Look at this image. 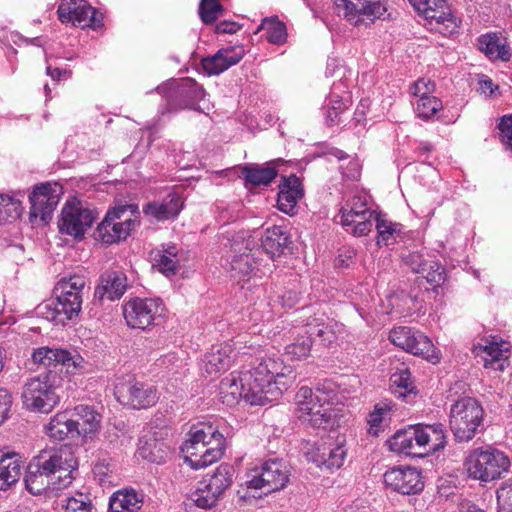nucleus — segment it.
<instances>
[{
	"label": "nucleus",
	"mask_w": 512,
	"mask_h": 512,
	"mask_svg": "<svg viewBox=\"0 0 512 512\" xmlns=\"http://www.w3.org/2000/svg\"><path fill=\"white\" fill-rule=\"evenodd\" d=\"M247 372L259 392L253 401L264 404L276 401L296 381V373L290 366L276 356H265L257 360V364Z\"/></svg>",
	"instance_id": "f257e3e1"
},
{
	"label": "nucleus",
	"mask_w": 512,
	"mask_h": 512,
	"mask_svg": "<svg viewBox=\"0 0 512 512\" xmlns=\"http://www.w3.org/2000/svg\"><path fill=\"white\" fill-rule=\"evenodd\" d=\"M389 450L397 454L423 457L443 449L446 434L442 424L410 425L398 430L387 441Z\"/></svg>",
	"instance_id": "f03ea898"
},
{
	"label": "nucleus",
	"mask_w": 512,
	"mask_h": 512,
	"mask_svg": "<svg viewBox=\"0 0 512 512\" xmlns=\"http://www.w3.org/2000/svg\"><path fill=\"white\" fill-rule=\"evenodd\" d=\"M57 380L56 373L52 371L28 379L21 394L25 408L34 412H51L60 401Z\"/></svg>",
	"instance_id": "7ed1b4c3"
},
{
	"label": "nucleus",
	"mask_w": 512,
	"mask_h": 512,
	"mask_svg": "<svg viewBox=\"0 0 512 512\" xmlns=\"http://www.w3.org/2000/svg\"><path fill=\"white\" fill-rule=\"evenodd\" d=\"M38 463L37 469L49 474L50 479L57 485V489L68 487L78 469V460L68 446L56 449L42 450L34 457Z\"/></svg>",
	"instance_id": "20e7f679"
},
{
	"label": "nucleus",
	"mask_w": 512,
	"mask_h": 512,
	"mask_svg": "<svg viewBox=\"0 0 512 512\" xmlns=\"http://www.w3.org/2000/svg\"><path fill=\"white\" fill-rule=\"evenodd\" d=\"M483 419L484 410L474 398H461L451 406L449 423L457 441L467 442L473 439Z\"/></svg>",
	"instance_id": "39448f33"
},
{
	"label": "nucleus",
	"mask_w": 512,
	"mask_h": 512,
	"mask_svg": "<svg viewBox=\"0 0 512 512\" xmlns=\"http://www.w3.org/2000/svg\"><path fill=\"white\" fill-rule=\"evenodd\" d=\"M138 213V207L133 204L122 205L108 211L97 227L96 239L106 244L126 239L138 222Z\"/></svg>",
	"instance_id": "423d86ee"
},
{
	"label": "nucleus",
	"mask_w": 512,
	"mask_h": 512,
	"mask_svg": "<svg viewBox=\"0 0 512 512\" xmlns=\"http://www.w3.org/2000/svg\"><path fill=\"white\" fill-rule=\"evenodd\" d=\"M468 475L482 482L500 478L509 468L508 457L497 449L472 450L464 462Z\"/></svg>",
	"instance_id": "0eeeda50"
},
{
	"label": "nucleus",
	"mask_w": 512,
	"mask_h": 512,
	"mask_svg": "<svg viewBox=\"0 0 512 512\" xmlns=\"http://www.w3.org/2000/svg\"><path fill=\"white\" fill-rule=\"evenodd\" d=\"M255 242L253 239H235L231 245L230 270L238 283L248 282L251 278H261L270 268H260L256 252L252 253Z\"/></svg>",
	"instance_id": "6e6552de"
},
{
	"label": "nucleus",
	"mask_w": 512,
	"mask_h": 512,
	"mask_svg": "<svg viewBox=\"0 0 512 512\" xmlns=\"http://www.w3.org/2000/svg\"><path fill=\"white\" fill-rule=\"evenodd\" d=\"M389 0H335L337 14L353 26L373 23L386 14Z\"/></svg>",
	"instance_id": "1a4fd4ad"
},
{
	"label": "nucleus",
	"mask_w": 512,
	"mask_h": 512,
	"mask_svg": "<svg viewBox=\"0 0 512 512\" xmlns=\"http://www.w3.org/2000/svg\"><path fill=\"white\" fill-rule=\"evenodd\" d=\"M219 390L222 402L228 406L235 405L239 399L251 405H265L264 402L253 401L252 398H258L259 392L247 371L230 373L220 382Z\"/></svg>",
	"instance_id": "9d476101"
},
{
	"label": "nucleus",
	"mask_w": 512,
	"mask_h": 512,
	"mask_svg": "<svg viewBox=\"0 0 512 512\" xmlns=\"http://www.w3.org/2000/svg\"><path fill=\"white\" fill-rule=\"evenodd\" d=\"M390 341L404 351L421 356L431 363L439 361V355L431 340L420 331L399 326L390 331Z\"/></svg>",
	"instance_id": "9b49d317"
},
{
	"label": "nucleus",
	"mask_w": 512,
	"mask_h": 512,
	"mask_svg": "<svg viewBox=\"0 0 512 512\" xmlns=\"http://www.w3.org/2000/svg\"><path fill=\"white\" fill-rule=\"evenodd\" d=\"M164 306L161 300L153 298H134L123 306V316L127 325L133 329L145 330L155 325L162 317Z\"/></svg>",
	"instance_id": "f8f14e48"
},
{
	"label": "nucleus",
	"mask_w": 512,
	"mask_h": 512,
	"mask_svg": "<svg viewBox=\"0 0 512 512\" xmlns=\"http://www.w3.org/2000/svg\"><path fill=\"white\" fill-rule=\"evenodd\" d=\"M62 194V187L57 183H41L34 187L29 195V218L32 223L38 220L48 223L57 207Z\"/></svg>",
	"instance_id": "ddd939ff"
},
{
	"label": "nucleus",
	"mask_w": 512,
	"mask_h": 512,
	"mask_svg": "<svg viewBox=\"0 0 512 512\" xmlns=\"http://www.w3.org/2000/svg\"><path fill=\"white\" fill-rule=\"evenodd\" d=\"M419 15L427 21L431 30L443 35L453 33L456 19L451 15L447 0H408Z\"/></svg>",
	"instance_id": "4468645a"
},
{
	"label": "nucleus",
	"mask_w": 512,
	"mask_h": 512,
	"mask_svg": "<svg viewBox=\"0 0 512 512\" xmlns=\"http://www.w3.org/2000/svg\"><path fill=\"white\" fill-rule=\"evenodd\" d=\"M289 480L287 465L281 460L265 462L260 469H254L247 480L249 488L265 489L267 493L282 489Z\"/></svg>",
	"instance_id": "2eb2a0df"
},
{
	"label": "nucleus",
	"mask_w": 512,
	"mask_h": 512,
	"mask_svg": "<svg viewBox=\"0 0 512 512\" xmlns=\"http://www.w3.org/2000/svg\"><path fill=\"white\" fill-rule=\"evenodd\" d=\"M82 296L56 295L55 299L47 300L36 308L38 316L56 324L65 325L66 321L76 318L82 306Z\"/></svg>",
	"instance_id": "dca6fc26"
},
{
	"label": "nucleus",
	"mask_w": 512,
	"mask_h": 512,
	"mask_svg": "<svg viewBox=\"0 0 512 512\" xmlns=\"http://www.w3.org/2000/svg\"><path fill=\"white\" fill-rule=\"evenodd\" d=\"M34 363L41 364L47 368L61 365L67 373L75 374L84 371L88 367V362L78 353H71L65 349L40 347L32 354Z\"/></svg>",
	"instance_id": "f3484780"
},
{
	"label": "nucleus",
	"mask_w": 512,
	"mask_h": 512,
	"mask_svg": "<svg viewBox=\"0 0 512 512\" xmlns=\"http://www.w3.org/2000/svg\"><path fill=\"white\" fill-rule=\"evenodd\" d=\"M167 104L171 110L192 107L201 101L205 91L194 79L183 78L179 81L169 83L164 88Z\"/></svg>",
	"instance_id": "a211bd4d"
},
{
	"label": "nucleus",
	"mask_w": 512,
	"mask_h": 512,
	"mask_svg": "<svg viewBox=\"0 0 512 512\" xmlns=\"http://www.w3.org/2000/svg\"><path fill=\"white\" fill-rule=\"evenodd\" d=\"M94 220L95 214L89 208L82 206L81 203H67L62 209L58 226L61 233L80 239Z\"/></svg>",
	"instance_id": "6ab92c4d"
},
{
	"label": "nucleus",
	"mask_w": 512,
	"mask_h": 512,
	"mask_svg": "<svg viewBox=\"0 0 512 512\" xmlns=\"http://www.w3.org/2000/svg\"><path fill=\"white\" fill-rule=\"evenodd\" d=\"M384 483L391 490L403 495L420 493L424 488L421 472L411 466H395L383 475Z\"/></svg>",
	"instance_id": "aec40b11"
},
{
	"label": "nucleus",
	"mask_w": 512,
	"mask_h": 512,
	"mask_svg": "<svg viewBox=\"0 0 512 512\" xmlns=\"http://www.w3.org/2000/svg\"><path fill=\"white\" fill-rule=\"evenodd\" d=\"M118 401L135 409H145L158 401V393L153 385L138 381H129L116 386Z\"/></svg>",
	"instance_id": "412c9836"
},
{
	"label": "nucleus",
	"mask_w": 512,
	"mask_h": 512,
	"mask_svg": "<svg viewBox=\"0 0 512 512\" xmlns=\"http://www.w3.org/2000/svg\"><path fill=\"white\" fill-rule=\"evenodd\" d=\"M57 13L63 23H72L81 28L96 25L95 10L86 0H62Z\"/></svg>",
	"instance_id": "4be33fe9"
},
{
	"label": "nucleus",
	"mask_w": 512,
	"mask_h": 512,
	"mask_svg": "<svg viewBox=\"0 0 512 512\" xmlns=\"http://www.w3.org/2000/svg\"><path fill=\"white\" fill-rule=\"evenodd\" d=\"M211 444L212 443H200L194 446L193 443L182 444L181 452L183 453L184 461L195 470L213 464L221 458L223 445L218 446V444H215V446H212Z\"/></svg>",
	"instance_id": "5701e85b"
},
{
	"label": "nucleus",
	"mask_w": 512,
	"mask_h": 512,
	"mask_svg": "<svg viewBox=\"0 0 512 512\" xmlns=\"http://www.w3.org/2000/svg\"><path fill=\"white\" fill-rule=\"evenodd\" d=\"M234 350L231 344L223 343L214 345L204 355L201 369L209 376L214 377L230 368L234 358Z\"/></svg>",
	"instance_id": "b1692460"
},
{
	"label": "nucleus",
	"mask_w": 512,
	"mask_h": 512,
	"mask_svg": "<svg viewBox=\"0 0 512 512\" xmlns=\"http://www.w3.org/2000/svg\"><path fill=\"white\" fill-rule=\"evenodd\" d=\"M239 171L246 187L268 186L278 175L276 161H270L263 165L244 164L239 167Z\"/></svg>",
	"instance_id": "393cba45"
},
{
	"label": "nucleus",
	"mask_w": 512,
	"mask_h": 512,
	"mask_svg": "<svg viewBox=\"0 0 512 512\" xmlns=\"http://www.w3.org/2000/svg\"><path fill=\"white\" fill-rule=\"evenodd\" d=\"M46 435L54 441H63L67 437L81 434L80 422L68 411L55 414L45 426Z\"/></svg>",
	"instance_id": "a878e982"
},
{
	"label": "nucleus",
	"mask_w": 512,
	"mask_h": 512,
	"mask_svg": "<svg viewBox=\"0 0 512 512\" xmlns=\"http://www.w3.org/2000/svg\"><path fill=\"white\" fill-rule=\"evenodd\" d=\"M303 197L302 184L296 176L285 178L279 185L277 207L280 211L294 215L297 212V203Z\"/></svg>",
	"instance_id": "bb28decb"
},
{
	"label": "nucleus",
	"mask_w": 512,
	"mask_h": 512,
	"mask_svg": "<svg viewBox=\"0 0 512 512\" xmlns=\"http://www.w3.org/2000/svg\"><path fill=\"white\" fill-rule=\"evenodd\" d=\"M478 355L482 358L486 368L502 371L510 357V345L506 341L493 339L479 347Z\"/></svg>",
	"instance_id": "cd10ccee"
},
{
	"label": "nucleus",
	"mask_w": 512,
	"mask_h": 512,
	"mask_svg": "<svg viewBox=\"0 0 512 512\" xmlns=\"http://www.w3.org/2000/svg\"><path fill=\"white\" fill-rule=\"evenodd\" d=\"M244 50L241 47L220 49L215 55L202 60L203 69L211 75H218L241 61Z\"/></svg>",
	"instance_id": "c85d7f7f"
},
{
	"label": "nucleus",
	"mask_w": 512,
	"mask_h": 512,
	"mask_svg": "<svg viewBox=\"0 0 512 512\" xmlns=\"http://www.w3.org/2000/svg\"><path fill=\"white\" fill-rule=\"evenodd\" d=\"M127 289L126 275L121 271H107L100 278V284L95 290L99 300L113 301L119 299Z\"/></svg>",
	"instance_id": "c756f323"
},
{
	"label": "nucleus",
	"mask_w": 512,
	"mask_h": 512,
	"mask_svg": "<svg viewBox=\"0 0 512 512\" xmlns=\"http://www.w3.org/2000/svg\"><path fill=\"white\" fill-rule=\"evenodd\" d=\"M23 469L24 461L19 454L0 450V490H7L17 483Z\"/></svg>",
	"instance_id": "7c9ffc66"
},
{
	"label": "nucleus",
	"mask_w": 512,
	"mask_h": 512,
	"mask_svg": "<svg viewBox=\"0 0 512 512\" xmlns=\"http://www.w3.org/2000/svg\"><path fill=\"white\" fill-rule=\"evenodd\" d=\"M138 454L142 459L162 464L170 458L172 451L170 446L164 441L156 438H142L139 440Z\"/></svg>",
	"instance_id": "2f4dec72"
},
{
	"label": "nucleus",
	"mask_w": 512,
	"mask_h": 512,
	"mask_svg": "<svg viewBox=\"0 0 512 512\" xmlns=\"http://www.w3.org/2000/svg\"><path fill=\"white\" fill-rule=\"evenodd\" d=\"M183 202L177 195H169L161 202L148 203L144 213L157 221H164L176 217L182 209Z\"/></svg>",
	"instance_id": "473e14b6"
},
{
	"label": "nucleus",
	"mask_w": 512,
	"mask_h": 512,
	"mask_svg": "<svg viewBox=\"0 0 512 512\" xmlns=\"http://www.w3.org/2000/svg\"><path fill=\"white\" fill-rule=\"evenodd\" d=\"M298 419L304 423L310 424V418L315 414V407L320 406L323 398L308 387H301L296 394Z\"/></svg>",
	"instance_id": "72a5a7b5"
},
{
	"label": "nucleus",
	"mask_w": 512,
	"mask_h": 512,
	"mask_svg": "<svg viewBox=\"0 0 512 512\" xmlns=\"http://www.w3.org/2000/svg\"><path fill=\"white\" fill-rule=\"evenodd\" d=\"M37 466L38 463L33 458L24 477L27 490L33 495H40L49 488L57 489V485L50 479L49 474H44L42 469H37Z\"/></svg>",
	"instance_id": "f704fd0d"
},
{
	"label": "nucleus",
	"mask_w": 512,
	"mask_h": 512,
	"mask_svg": "<svg viewBox=\"0 0 512 512\" xmlns=\"http://www.w3.org/2000/svg\"><path fill=\"white\" fill-rule=\"evenodd\" d=\"M479 49L490 59L508 61L511 57L510 48L505 39L496 34H485L478 39Z\"/></svg>",
	"instance_id": "c9c22d12"
},
{
	"label": "nucleus",
	"mask_w": 512,
	"mask_h": 512,
	"mask_svg": "<svg viewBox=\"0 0 512 512\" xmlns=\"http://www.w3.org/2000/svg\"><path fill=\"white\" fill-rule=\"evenodd\" d=\"M374 211L368 207V200L366 195L357 194L353 196L350 203L341 209V224L343 226H350L356 222V218H364L369 215L374 217Z\"/></svg>",
	"instance_id": "e433bc0d"
},
{
	"label": "nucleus",
	"mask_w": 512,
	"mask_h": 512,
	"mask_svg": "<svg viewBox=\"0 0 512 512\" xmlns=\"http://www.w3.org/2000/svg\"><path fill=\"white\" fill-rule=\"evenodd\" d=\"M346 456L341 443L333 444L325 442L317 448V458L315 462L318 466L324 465L328 469L340 468Z\"/></svg>",
	"instance_id": "4c0bfd02"
},
{
	"label": "nucleus",
	"mask_w": 512,
	"mask_h": 512,
	"mask_svg": "<svg viewBox=\"0 0 512 512\" xmlns=\"http://www.w3.org/2000/svg\"><path fill=\"white\" fill-rule=\"evenodd\" d=\"M219 499L220 496L201 483V486L184 501L185 510L186 512H201V510L214 507Z\"/></svg>",
	"instance_id": "58836bf2"
},
{
	"label": "nucleus",
	"mask_w": 512,
	"mask_h": 512,
	"mask_svg": "<svg viewBox=\"0 0 512 512\" xmlns=\"http://www.w3.org/2000/svg\"><path fill=\"white\" fill-rule=\"evenodd\" d=\"M142 502V497L134 490L117 491L110 498L109 512H136Z\"/></svg>",
	"instance_id": "ea45409f"
},
{
	"label": "nucleus",
	"mask_w": 512,
	"mask_h": 512,
	"mask_svg": "<svg viewBox=\"0 0 512 512\" xmlns=\"http://www.w3.org/2000/svg\"><path fill=\"white\" fill-rule=\"evenodd\" d=\"M288 242V237L281 227L274 226L265 231L261 239L262 250L273 259L280 255Z\"/></svg>",
	"instance_id": "a19ab883"
},
{
	"label": "nucleus",
	"mask_w": 512,
	"mask_h": 512,
	"mask_svg": "<svg viewBox=\"0 0 512 512\" xmlns=\"http://www.w3.org/2000/svg\"><path fill=\"white\" fill-rule=\"evenodd\" d=\"M177 248L173 244L162 246L155 252L154 261L158 270L166 276L175 275L179 268Z\"/></svg>",
	"instance_id": "79ce46f5"
},
{
	"label": "nucleus",
	"mask_w": 512,
	"mask_h": 512,
	"mask_svg": "<svg viewBox=\"0 0 512 512\" xmlns=\"http://www.w3.org/2000/svg\"><path fill=\"white\" fill-rule=\"evenodd\" d=\"M233 476V466L229 464H221L208 479H205L202 482V484H205L210 491L212 490L221 497L225 490L231 486Z\"/></svg>",
	"instance_id": "37998d69"
},
{
	"label": "nucleus",
	"mask_w": 512,
	"mask_h": 512,
	"mask_svg": "<svg viewBox=\"0 0 512 512\" xmlns=\"http://www.w3.org/2000/svg\"><path fill=\"white\" fill-rule=\"evenodd\" d=\"M215 443L223 445V435L211 425L199 424L191 427L183 444Z\"/></svg>",
	"instance_id": "c03bdc74"
},
{
	"label": "nucleus",
	"mask_w": 512,
	"mask_h": 512,
	"mask_svg": "<svg viewBox=\"0 0 512 512\" xmlns=\"http://www.w3.org/2000/svg\"><path fill=\"white\" fill-rule=\"evenodd\" d=\"M73 416H76L80 422V431L84 435L95 433L101 422V415L92 407L79 405L75 407Z\"/></svg>",
	"instance_id": "a18cd8bd"
},
{
	"label": "nucleus",
	"mask_w": 512,
	"mask_h": 512,
	"mask_svg": "<svg viewBox=\"0 0 512 512\" xmlns=\"http://www.w3.org/2000/svg\"><path fill=\"white\" fill-rule=\"evenodd\" d=\"M314 409L315 414L313 418H310V426L313 428L328 429L338 425L337 413L332 405L323 399L320 406H316Z\"/></svg>",
	"instance_id": "49530a36"
},
{
	"label": "nucleus",
	"mask_w": 512,
	"mask_h": 512,
	"mask_svg": "<svg viewBox=\"0 0 512 512\" xmlns=\"http://www.w3.org/2000/svg\"><path fill=\"white\" fill-rule=\"evenodd\" d=\"M86 281L81 275H72L68 278L60 279L55 288V295H63L68 297L82 296Z\"/></svg>",
	"instance_id": "de8ad7c7"
},
{
	"label": "nucleus",
	"mask_w": 512,
	"mask_h": 512,
	"mask_svg": "<svg viewBox=\"0 0 512 512\" xmlns=\"http://www.w3.org/2000/svg\"><path fill=\"white\" fill-rule=\"evenodd\" d=\"M260 30L266 31L267 40L272 44L281 45L286 42V26L276 18H265L256 32Z\"/></svg>",
	"instance_id": "09e8293b"
},
{
	"label": "nucleus",
	"mask_w": 512,
	"mask_h": 512,
	"mask_svg": "<svg viewBox=\"0 0 512 512\" xmlns=\"http://www.w3.org/2000/svg\"><path fill=\"white\" fill-rule=\"evenodd\" d=\"M312 348V338L305 334L298 335L293 342L286 346L285 353L294 360H300L309 356Z\"/></svg>",
	"instance_id": "8fccbe9b"
},
{
	"label": "nucleus",
	"mask_w": 512,
	"mask_h": 512,
	"mask_svg": "<svg viewBox=\"0 0 512 512\" xmlns=\"http://www.w3.org/2000/svg\"><path fill=\"white\" fill-rule=\"evenodd\" d=\"M391 408L388 404H376L374 410L369 413L367 418L368 433L373 436H378L382 422L390 415Z\"/></svg>",
	"instance_id": "3c124183"
},
{
	"label": "nucleus",
	"mask_w": 512,
	"mask_h": 512,
	"mask_svg": "<svg viewBox=\"0 0 512 512\" xmlns=\"http://www.w3.org/2000/svg\"><path fill=\"white\" fill-rule=\"evenodd\" d=\"M65 512H95L90 497L87 494L77 492L66 499Z\"/></svg>",
	"instance_id": "603ef678"
},
{
	"label": "nucleus",
	"mask_w": 512,
	"mask_h": 512,
	"mask_svg": "<svg viewBox=\"0 0 512 512\" xmlns=\"http://www.w3.org/2000/svg\"><path fill=\"white\" fill-rule=\"evenodd\" d=\"M224 8L219 0H201L199 6V14L201 20L205 24L214 23L223 13Z\"/></svg>",
	"instance_id": "864d4df0"
},
{
	"label": "nucleus",
	"mask_w": 512,
	"mask_h": 512,
	"mask_svg": "<svg viewBox=\"0 0 512 512\" xmlns=\"http://www.w3.org/2000/svg\"><path fill=\"white\" fill-rule=\"evenodd\" d=\"M442 101L437 97H424L419 99L416 106L418 117L428 120L432 118L438 111L442 110Z\"/></svg>",
	"instance_id": "5fc2aeb1"
},
{
	"label": "nucleus",
	"mask_w": 512,
	"mask_h": 512,
	"mask_svg": "<svg viewBox=\"0 0 512 512\" xmlns=\"http://www.w3.org/2000/svg\"><path fill=\"white\" fill-rule=\"evenodd\" d=\"M20 215V203L7 195H0V224L8 221V218H16Z\"/></svg>",
	"instance_id": "6e6d98bb"
},
{
	"label": "nucleus",
	"mask_w": 512,
	"mask_h": 512,
	"mask_svg": "<svg viewBox=\"0 0 512 512\" xmlns=\"http://www.w3.org/2000/svg\"><path fill=\"white\" fill-rule=\"evenodd\" d=\"M422 275L434 288L440 287L446 279L444 267L434 260L429 261L427 271Z\"/></svg>",
	"instance_id": "4d7b16f0"
},
{
	"label": "nucleus",
	"mask_w": 512,
	"mask_h": 512,
	"mask_svg": "<svg viewBox=\"0 0 512 512\" xmlns=\"http://www.w3.org/2000/svg\"><path fill=\"white\" fill-rule=\"evenodd\" d=\"M498 512H512V482L503 483L497 490Z\"/></svg>",
	"instance_id": "13d9d810"
},
{
	"label": "nucleus",
	"mask_w": 512,
	"mask_h": 512,
	"mask_svg": "<svg viewBox=\"0 0 512 512\" xmlns=\"http://www.w3.org/2000/svg\"><path fill=\"white\" fill-rule=\"evenodd\" d=\"M431 259H427L419 252H412L403 257L404 263L414 273L424 274L427 271L428 263Z\"/></svg>",
	"instance_id": "bf43d9fd"
},
{
	"label": "nucleus",
	"mask_w": 512,
	"mask_h": 512,
	"mask_svg": "<svg viewBox=\"0 0 512 512\" xmlns=\"http://www.w3.org/2000/svg\"><path fill=\"white\" fill-rule=\"evenodd\" d=\"M337 325H331V324H318L314 326L313 328H310V331L312 334L317 335L322 343L326 346L332 344L337 339V332L335 330V327Z\"/></svg>",
	"instance_id": "052dcab7"
},
{
	"label": "nucleus",
	"mask_w": 512,
	"mask_h": 512,
	"mask_svg": "<svg viewBox=\"0 0 512 512\" xmlns=\"http://www.w3.org/2000/svg\"><path fill=\"white\" fill-rule=\"evenodd\" d=\"M375 220H376V229L378 232L377 244L378 245H381V244L387 245L389 239L393 236V234L395 232V226L391 222H388L385 219L379 218L378 215L375 216Z\"/></svg>",
	"instance_id": "680f3d73"
},
{
	"label": "nucleus",
	"mask_w": 512,
	"mask_h": 512,
	"mask_svg": "<svg viewBox=\"0 0 512 512\" xmlns=\"http://www.w3.org/2000/svg\"><path fill=\"white\" fill-rule=\"evenodd\" d=\"M435 90V83L428 78H420L414 82L411 87V93L422 99L424 97H432L431 93Z\"/></svg>",
	"instance_id": "e2e57ef3"
},
{
	"label": "nucleus",
	"mask_w": 512,
	"mask_h": 512,
	"mask_svg": "<svg viewBox=\"0 0 512 512\" xmlns=\"http://www.w3.org/2000/svg\"><path fill=\"white\" fill-rule=\"evenodd\" d=\"M498 128L502 141L512 151V114L503 116Z\"/></svg>",
	"instance_id": "0e129e2a"
},
{
	"label": "nucleus",
	"mask_w": 512,
	"mask_h": 512,
	"mask_svg": "<svg viewBox=\"0 0 512 512\" xmlns=\"http://www.w3.org/2000/svg\"><path fill=\"white\" fill-rule=\"evenodd\" d=\"M376 215L374 214V217ZM372 218L369 215L364 218H356V222L352 224L353 226L352 233L355 236H364L367 235L372 229Z\"/></svg>",
	"instance_id": "69168bd1"
},
{
	"label": "nucleus",
	"mask_w": 512,
	"mask_h": 512,
	"mask_svg": "<svg viewBox=\"0 0 512 512\" xmlns=\"http://www.w3.org/2000/svg\"><path fill=\"white\" fill-rule=\"evenodd\" d=\"M12 404V397L8 390L0 388V424L7 418Z\"/></svg>",
	"instance_id": "338daca9"
},
{
	"label": "nucleus",
	"mask_w": 512,
	"mask_h": 512,
	"mask_svg": "<svg viewBox=\"0 0 512 512\" xmlns=\"http://www.w3.org/2000/svg\"><path fill=\"white\" fill-rule=\"evenodd\" d=\"M392 379L394 384H396L398 387H401L408 392H412L413 387L411 382V374L407 369L402 370L399 374H394Z\"/></svg>",
	"instance_id": "774afa93"
}]
</instances>
